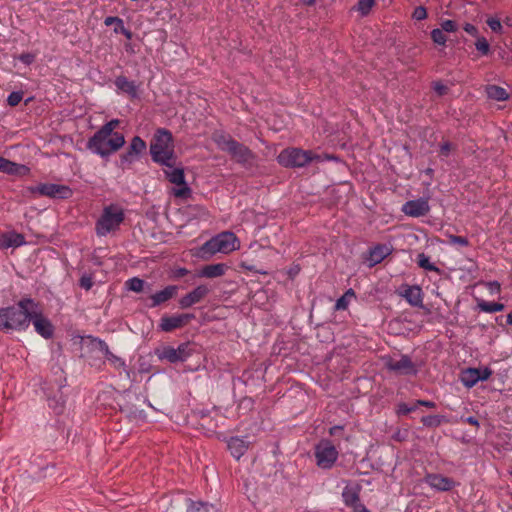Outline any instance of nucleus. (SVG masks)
Wrapping results in <instances>:
<instances>
[{"mask_svg": "<svg viewBox=\"0 0 512 512\" xmlns=\"http://www.w3.org/2000/svg\"><path fill=\"white\" fill-rule=\"evenodd\" d=\"M215 141L221 150L230 153L237 162L248 163L252 159L249 149L226 136H218Z\"/></svg>", "mask_w": 512, "mask_h": 512, "instance_id": "nucleus-8", "label": "nucleus"}, {"mask_svg": "<svg viewBox=\"0 0 512 512\" xmlns=\"http://www.w3.org/2000/svg\"><path fill=\"white\" fill-rule=\"evenodd\" d=\"M35 302L23 299L16 306L0 309V330H25L29 326L31 310Z\"/></svg>", "mask_w": 512, "mask_h": 512, "instance_id": "nucleus-1", "label": "nucleus"}, {"mask_svg": "<svg viewBox=\"0 0 512 512\" xmlns=\"http://www.w3.org/2000/svg\"><path fill=\"white\" fill-rule=\"evenodd\" d=\"M428 174H431L432 173V169H427L426 171Z\"/></svg>", "mask_w": 512, "mask_h": 512, "instance_id": "nucleus-64", "label": "nucleus"}, {"mask_svg": "<svg viewBox=\"0 0 512 512\" xmlns=\"http://www.w3.org/2000/svg\"><path fill=\"white\" fill-rule=\"evenodd\" d=\"M118 124H119L118 120H111V121L107 122L106 124H104L101 128H115V126Z\"/></svg>", "mask_w": 512, "mask_h": 512, "instance_id": "nucleus-55", "label": "nucleus"}, {"mask_svg": "<svg viewBox=\"0 0 512 512\" xmlns=\"http://www.w3.org/2000/svg\"><path fill=\"white\" fill-rule=\"evenodd\" d=\"M114 85L118 95H124L132 102L140 100L141 83L130 80L124 75H120L115 78Z\"/></svg>", "mask_w": 512, "mask_h": 512, "instance_id": "nucleus-10", "label": "nucleus"}, {"mask_svg": "<svg viewBox=\"0 0 512 512\" xmlns=\"http://www.w3.org/2000/svg\"><path fill=\"white\" fill-rule=\"evenodd\" d=\"M23 99V92L21 91H14L11 92L7 98V103L11 107L17 106Z\"/></svg>", "mask_w": 512, "mask_h": 512, "instance_id": "nucleus-37", "label": "nucleus"}, {"mask_svg": "<svg viewBox=\"0 0 512 512\" xmlns=\"http://www.w3.org/2000/svg\"><path fill=\"white\" fill-rule=\"evenodd\" d=\"M172 193L177 198H186L190 195V188L187 186L186 182H183V184L176 185Z\"/></svg>", "mask_w": 512, "mask_h": 512, "instance_id": "nucleus-34", "label": "nucleus"}, {"mask_svg": "<svg viewBox=\"0 0 512 512\" xmlns=\"http://www.w3.org/2000/svg\"><path fill=\"white\" fill-rule=\"evenodd\" d=\"M467 422L472 424V425H477L478 424L477 420L474 417H469L467 419Z\"/></svg>", "mask_w": 512, "mask_h": 512, "instance_id": "nucleus-57", "label": "nucleus"}, {"mask_svg": "<svg viewBox=\"0 0 512 512\" xmlns=\"http://www.w3.org/2000/svg\"><path fill=\"white\" fill-rule=\"evenodd\" d=\"M412 17L418 21L424 20L427 18V11L423 6H418L414 9Z\"/></svg>", "mask_w": 512, "mask_h": 512, "instance_id": "nucleus-42", "label": "nucleus"}, {"mask_svg": "<svg viewBox=\"0 0 512 512\" xmlns=\"http://www.w3.org/2000/svg\"><path fill=\"white\" fill-rule=\"evenodd\" d=\"M80 285L84 289L89 290L93 285L92 279L90 277L83 276L80 280Z\"/></svg>", "mask_w": 512, "mask_h": 512, "instance_id": "nucleus-49", "label": "nucleus"}, {"mask_svg": "<svg viewBox=\"0 0 512 512\" xmlns=\"http://www.w3.org/2000/svg\"><path fill=\"white\" fill-rule=\"evenodd\" d=\"M209 293V289L205 285H200L194 290L183 296L179 300L181 308H188L192 305L199 303Z\"/></svg>", "mask_w": 512, "mask_h": 512, "instance_id": "nucleus-17", "label": "nucleus"}, {"mask_svg": "<svg viewBox=\"0 0 512 512\" xmlns=\"http://www.w3.org/2000/svg\"><path fill=\"white\" fill-rule=\"evenodd\" d=\"M415 408H416V405L413 407H408L406 404H400L399 405V413L408 414V413L414 411Z\"/></svg>", "mask_w": 512, "mask_h": 512, "instance_id": "nucleus-53", "label": "nucleus"}, {"mask_svg": "<svg viewBox=\"0 0 512 512\" xmlns=\"http://www.w3.org/2000/svg\"><path fill=\"white\" fill-rule=\"evenodd\" d=\"M166 177L175 185L183 184L185 182L184 171L181 167L176 166V162L164 170Z\"/></svg>", "mask_w": 512, "mask_h": 512, "instance_id": "nucleus-25", "label": "nucleus"}, {"mask_svg": "<svg viewBox=\"0 0 512 512\" xmlns=\"http://www.w3.org/2000/svg\"><path fill=\"white\" fill-rule=\"evenodd\" d=\"M402 212L410 217H421L428 214L430 211V206L428 199L419 198L415 200L407 201L402 206Z\"/></svg>", "mask_w": 512, "mask_h": 512, "instance_id": "nucleus-15", "label": "nucleus"}, {"mask_svg": "<svg viewBox=\"0 0 512 512\" xmlns=\"http://www.w3.org/2000/svg\"><path fill=\"white\" fill-rule=\"evenodd\" d=\"M452 150V145L449 142H445L440 147V152L442 155L447 156Z\"/></svg>", "mask_w": 512, "mask_h": 512, "instance_id": "nucleus-52", "label": "nucleus"}, {"mask_svg": "<svg viewBox=\"0 0 512 512\" xmlns=\"http://www.w3.org/2000/svg\"><path fill=\"white\" fill-rule=\"evenodd\" d=\"M238 249H240V240L237 236L232 232L224 231L205 242L199 251L201 257L209 258L217 253L230 254Z\"/></svg>", "mask_w": 512, "mask_h": 512, "instance_id": "nucleus-3", "label": "nucleus"}, {"mask_svg": "<svg viewBox=\"0 0 512 512\" xmlns=\"http://www.w3.org/2000/svg\"><path fill=\"white\" fill-rule=\"evenodd\" d=\"M33 60H34V56L29 53L22 54L20 56V61L27 65L31 64L33 62Z\"/></svg>", "mask_w": 512, "mask_h": 512, "instance_id": "nucleus-51", "label": "nucleus"}, {"mask_svg": "<svg viewBox=\"0 0 512 512\" xmlns=\"http://www.w3.org/2000/svg\"><path fill=\"white\" fill-rule=\"evenodd\" d=\"M124 220L123 209L115 204L106 206L96 223V231L100 236H105L117 230Z\"/></svg>", "mask_w": 512, "mask_h": 512, "instance_id": "nucleus-5", "label": "nucleus"}, {"mask_svg": "<svg viewBox=\"0 0 512 512\" xmlns=\"http://www.w3.org/2000/svg\"><path fill=\"white\" fill-rule=\"evenodd\" d=\"M374 5L375 0H359L353 9L359 12L361 16H367Z\"/></svg>", "mask_w": 512, "mask_h": 512, "instance_id": "nucleus-31", "label": "nucleus"}, {"mask_svg": "<svg viewBox=\"0 0 512 512\" xmlns=\"http://www.w3.org/2000/svg\"><path fill=\"white\" fill-rule=\"evenodd\" d=\"M486 94L488 98L496 101H504L508 98L506 89L497 85H488L486 87Z\"/></svg>", "mask_w": 512, "mask_h": 512, "instance_id": "nucleus-28", "label": "nucleus"}, {"mask_svg": "<svg viewBox=\"0 0 512 512\" xmlns=\"http://www.w3.org/2000/svg\"><path fill=\"white\" fill-rule=\"evenodd\" d=\"M123 23V20L119 17H116V16H109V17H106L105 20H104V24L106 26H111L113 24H122Z\"/></svg>", "mask_w": 512, "mask_h": 512, "instance_id": "nucleus-47", "label": "nucleus"}, {"mask_svg": "<svg viewBox=\"0 0 512 512\" xmlns=\"http://www.w3.org/2000/svg\"><path fill=\"white\" fill-rule=\"evenodd\" d=\"M342 496L346 505L352 507L355 511L359 510V505L362 504L359 502L358 493L354 489L348 487L345 488Z\"/></svg>", "mask_w": 512, "mask_h": 512, "instance_id": "nucleus-27", "label": "nucleus"}, {"mask_svg": "<svg viewBox=\"0 0 512 512\" xmlns=\"http://www.w3.org/2000/svg\"><path fill=\"white\" fill-rule=\"evenodd\" d=\"M475 47L481 53V55H488L490 52V45L484 37H479L477 39Z\"/></svg>", "mask_w": 512, "mask_h": 512, "instance_id": "nucleus-36", "label": "nucleus"}, {"mask_svg": "<svg viewBox=\"0 0 512 512\" xmlns=\"http://www.w3.org/2000/svg\"><path fill=\"white\" fill-rule=\"evenodd\" d=\"M32 321L35 330L44 338H49L53 334V326L50 321L42 314V310L35 302V309L31 310L29 322Z\"/></svg>", "mask_w": 512, "mask_h": 512, "instance_id": "nucleus-12", "label": "nucleus"}, {"mask_svg": "<svg viewBox=\"0 0 512 512\" xmlns=\"http://www.w3.org/2000/svg\"><path fill=\"white\" fill-rule=\"evenodd\" d=\"M322 157L312 151L288 148L278 155V161L285 167H304L312 161H322Z\"/></svg>", "mask_w": 512, "mask_h": 512, "instance_id": "nucleus-6", "label": "nucleus"}, {"mask_svg": "<svg viewBox=\"0 0 512 512\" xmlns=\"http://www.w3.org/2000/svg\"><path fill=\"white\" fill-rule=\"evenodd\" d=\"M401 296L412 306L421 307L423 305V294L419 286H405Z\"/></svg>", "mask_w": 512, "mask_h": 512, "instance_id": "nucleus-19", "label": "nucleus"}, {"mask_svg": "<svg viewBox=\"0 0 512 512\" xmlns=\"http://www.w3.org/2000/svg\"><path fill=\"white\" fill-rule=\"evenodd\" d=\"M443 32H455L457 30V24L453 20H444L441 23V28Z\"/></svg>", "mask_w": 512, "mask_h": 512, "instance_id": "nucleus-41", "label": "nucleus"}, {"mask_svg": "<svg viewBox=\"0 0 512 512\" xmlns=\"http://www.w3.org/2000/svg\"><path fill=\"white\" fill-rule=\"evenodd\" d=\"M116 34H123L127 39H132V32L124 26V22L120 25V29H114Z\"/></svg>", "mask_w": 512, "mask_h": 512, "instance_id": "nucleus-46", "label": "nucleus"}, {"mask_svg": "<svg viewBox=\"0 0 512 512\" xmlns=\"http://www.w3.org/2000/svg\"><path fill=\"white\" fill-rule=\"evenodd\" d=\"M391 253V247L388 245H377L370 250L369 260L371 263L378 264Z\"/></svg>", "mask_w": 512, "mask_h": 512, "instance_id": "nucleus-26", "label": "nucleus"}, {"mask_svg": "<svg viewBox=\"0 0 512 512\" xmlns=\"http://www.w3.org/2000/svg\"><path fill=\"white\" fill-rule=\"evenodd\" d=\"M490 292V294H498L501 291V285L497 281L483 282L482 283Z\"/></svg>", "mask_w": 512, "mask_h": 512, "instance_id": "nucleus-40", "label": "nucleus"}, {"mask_svg": "<svg viewBox=\"0 0 512 512\" xmlns=\"http://www.w3.org/2000/svg\"><path fill=\"white\" fill-rule=\"evenodd\" d=\"M433 89L438 96H444L448 92V87L440 82H436L433 86Z\"/></svg>", "mask_w": 512, "mask_h": 512, "instance_id": "nucleus-44", "label": "nucleus"}, {"mask_svg": "<svg viewBox=\"0 0 512 512\" xmlns=\"http://www.w3.org/2000/svg\"><path fill=\"white\" fill-rule=\"evenodd\" d=\"M227 446L231 455L236 459H240L248 450L249 443L242 438L232 437L228 440Z\"/></svg>", "mask_w": 512, "mask_h": 512, "instance_id": "nucleus-21", "label": "nucleus"}, {"mask_svg": "<svg viewBox=\"0 0 512 512\" xmlns=\"http://www.w3.org/2000/svg\"><path fill=\"white\" fill-rule=\"evenodd\" d=\"M417 405H423V406L428 407V408H435V406H436L434 402H432V401H424V400H418L416 402V406Z\"/></svg>", "mask_w": 512, "mask_h": 512, "instance_id": "nucleus-54", "label": "nucleus"}, {"mask_svg": "<svg viewBox=\"0 0 512 512\" xmlns=\"http://www.w3.org/2000/svg\"><path fill=\"white\" fill-rule=\"evenodd\" d=\"M191 314H179L174 316H164L160 321V329L165 332H171L177 328L185 326L191 319Z\"/></svg>", "mask_w": 512, "mask_h": 512, "instance_id": "nucleus-16", "label": "nucleus"}, {"mask_svg": "<svg viewBox=\"0 0 512 512\" xmlns=\"http://www.w3.org/2000/svg\"><path fill=\"white\" fill-rule=\"evenodd\" d=\"M384 366L395 373L402 375L415 374L416 368L414 363L408 356L401 355L399 357H385L383 358Z\"/></svg>", "mask_w": 512, "mask_h": 512, "instance_id": "nucleus-11", "label": "nucleus"}, {"mask_svg": "<svg viewBox=\"0 0 512 512\" xmlns=\"http://www.w3.org/2000/svg\"><path fill=\"white\" fill-rule=\"evenodd\" d=\"M187 512H209L208 506L201 502H191Z\"/></svg>", "mask_w": 512, "mask_h": 512, "instance_id": "nucleus-39", "label": "nucleus"}, {"mask_svg": "<svg viewBox=\"0 0 512 512\" xmlns=\"http://www.w3.org/2000/svg\"><path fill=\"white\" fill-rule=\"evenodd\" d=\"M25 243L23 235L16 232L0 233V248L19 247Z\"/></svg>", "mask_w": 512, "mask_h": 512, "instance_id": "nucleus-20", "label": "nucleus"}, {"mask_svg": "<svg viewBox=\"0 0 512 512\" xmlns=\"http://www.w3.org/2000/svg\"><path fill=\"white\" fill-rule=\"evenodd\" d=\"M507 323L512 325V311L507 314Z\"/></svg>", "mask_w": 512, "mask_h": 512, "instance_id": "nucleus-58", "label": "nucleus"}, {"mask_svg": "<svg viewBox=\"0 0 512 512\" xmlns=\"http://www.w3.org/2000/svg\"><path fill=\"white\" fill-rule=\"evenodd\" d=\"M123 144L124 136L121 133L114 130H98L90 140L89 147L97 154L105 156L116 151Z\"/></svg>", "mask_w": 512, "mask_h": 512, "instance_id": "nucleus-4", "label": "nucleus"}, {"mask_svg": "<svg viewBox=\"0 0 512 512\" xmlns=\"http://www.w3.org/2000/svg\"><path fill=\"white\" fill-rule=\"evenodd\" d=\"M338 429H340L338 426L332 427L329 431L330 435H334Z\"/></svg>", "mask_w": 512, "mask_h": 512, "instance_id": "nucleus-59", "label": "nucleus"}, {"mask_svg": "<svg viewBox=\"0 0 512 512\" xmlns=\"http://www.w3.org/2000/svg\"><path fill=\"white\" fill-rule=\"evenodd\" d=\"M417 263L418 265L428 271H435L438 272L439 269L430 261V258L425 255L424 253H421L417 257Z\"/></svg>", "mask_w": 512, "mask_h": 512, "instance_id": "nucleus-32", "label": "nucleus"}, {"mask_svg": "<svg viewBox=\"0 0 512 512\" xmlns=\"http://www.w3.org/2000/svg\"><path fill=\"white\" fill-rule=\"evenodd\" d=\"M425 482L431 488L436 489L438 491H449L455 485V482L452 479L440 474H428L425 477Z\"/></svg>", "mask_w": 512, "mask_h": 512, "instance_id": "nucleus-18", "label": "nucleus"}, {"mask_svg": "<svg viewBox=\"0 0 512 512\" xmlns=\"http://www.w3.org/2000/svg\"><path fill=\"white\" fill-rule=\"evenodd\" d=\"M177 286H174V285H170V286H167L166 288H164L163 290L153 294L151 296V299L153 301L152 303V306H157L161 303H164L166 301H168L169 299H171L172 297H174L177 293Z\"/></svg>", "mask_w": 512, "mask_h": 512, "instance_id": "nucleus-24", "label": "nucleus"}, {"mask_svg": "<svg viewBox=\"0 0 512 512\" xmlns=\"http://www.w3.org/2000/svg\"><path fill=\"white\" fill-rule=\"evenodd\" d=\"M187 273H188V271H187L186 269H184V268H183V269H180V270L178 271V275H179V276H184V275H186Z\"/></svg>", "mask_w": 512, "mask_h": 512, "instance_id": "nucleus-60", "label": "nucleus"}, {"mask_svg": "<svg viewBox=\"0 0 512 512\" xmlns=\"http://www.w3.org/2000/svg\"><path fill=\"white\" fill-rule=\"evenodd\" d=\"M488 26L491 28L492 31L497 32L501 29V23L498 19L490 18L487 20Z\"/></svg>", "mask_w": 512, "mask_h": 512, "instance_id": "nucleus-45", "label": "nucleus"}, {"mask_svg": "<svg viewBox=\"0 0 512 512\" xmlns=\"http://www.w3.org/2000/svg\"><path fill=\"white\" fill-rule=\"evenodd\" d=\"M126 286L131 291L141 292L143 290V287H144V281L141 280L140 278L134 277V278L129 279L126 282Z\"/></svg>", "mask_w": 512, "mask_h": 512, "instance_id": "nucleus-35", "label": "nucleus"}, {"mask_svg": "<svg viewBox=\"0 0 512 512\" xmlns=\"http://www.w3.org/2000/svg\"><path fill=\"white\" fill-rule=\"evenodd\" d=\"M304 4L310 6V5H313L315 0H302Z\"/></svg>", "mask_w": 512, "mask_h": 512, "instance_id": "nucleus-61", "label": "nucleus"}, {"mask_svg": "<svg viewBox=\"0 0 512 512\" xmlns=\"http://www.w3.org/2000/svg\"><path fill=\"white\" fill-rule=\"evenodd\" d=\"M336 307L338 309H344L345 308V300H344V297L340 298L337 303H336Z\"/></svg>", "mask_w": 512, "mask_h": 512, "instance_id": "nucleus-56", "label": "nucleus"}, {"mask_svg": "<svg viewBox=\"0 0 512 512\" xmlns=\"http://www.w3.org/2000/svg\"><path fill=\"white\" fill-rule=\"evenodd\" d=\"M0 171L11 175L24 176L29 173V168L0 157Z\"/></svg>", "mask_w": 512, "mask_h": 512, "instance_id": "nucleus-22", "label": "nucleus"}, {"mask_svg": "<svg viewBox=\"0 0 512 512\" xmlns=\"http://www.w3.org/2000/svg\"><path fill=\"white\" fill-rule=\"evenodd\" d=\"M98 346H99L100 350L104 353L105 358L112 365H114L117 368L124 366V361L121 358H119L116 355H114L112 352H110L109 348H108V346L106 345L105 342L99 340L98 341Z\"/></svg>", "mask_w": 512, "mask_h": 512, "instance_id": "nucleus-29", "label": "nucleus"}, {"mask_svg": "<svg viewBox=\"0 0 512 512\" xmlns=\"http://www.w3.org/2000/svg\"><path fill=\"white\" fill-rule=\"evenodd\" d=\"M450 241L452 243L459 244V245H462V246L468 245L467 239L464 238V237H461V236H450Z\"/></svg>", "mask_w": 512, "mask_h": 512, "instance_id": "nucleus-48", "label": "nucleus"}, {"mask_svg": "<svg viewBox=\"0 0 512 512\" xmlns=\"http://www.w3.org/2000/svg\"><path fill=\"white\" fill-rule=\"evenodd\" d=\"M228 270V266L224 263L210 264L204 266L200 272V277L217 278L223 276Z\"/></svg>", "mask_w": 512, "mask_h": 512, "instance_id": "nucleus-23", "label": "nucleus"}, {"mask_svg": "<svg viewBox=\"0 0 512 512\" xmlns=\"http://www.w3.org/2000/svg\"><path fill=\"white\" fill-rule=\"evenodd\" d=\"M114 29H120V24H115V28Z\"/></svg>", "mask_w": 512, "mask_h": 512, "instance_id": "nucleus-63", "label": "nucleus"}, {"mask_svg": "<svg viewBox=\"0 0 512 512\" xmlns=\"http://www.w3.org/2000/svg\"><path fill=\"white\" fill-rule=\"evenodd\" d=\"M464 30H465V32H467L468 34H470L472 36L477 35V32H478L477 28L470 23L465 24Z\"/></svg>", "mask_w": 512, "mask_h": 512, "instance_id": "nucleus-50", "label": "nucleus"}, {"mask_svg": "<svg viewBox=\"0 0 512 512\" xmlns=\"http://www.w3.org/2000/svg\"><path fill=\"white\" fill-rule=\"evenodd\" d=\"M477 306L481 311L487 313L500 312L504 309V305L501 303L486 302L484 300H478Z\"/></svg>", "mask_w": 512, "mask_h": 512, "instance_id": "nucleus-30", "label": "nucleus"}, {"mask_svg": "<svg viewBox=\"0 0 512 512\" xmlns=\"http://www.w3.org/2000/svg\"><path fill=\"white\" fill-rule=\"evenodd\" d=\"M431 39L433 40V42L435 44L442 45V46H444L446 44V42H447L446 35L439 28L433 29L431 31Z\"/></svg>", "mask_w": 512, "mask_h": 512, "instance_id": "nucleus-33", "label": "nucleus"}, {"mask_svg": "<svg viewBox=\"0 0 512 512\" xmlns=\"http://www.w3.org/2000/svg\"><path fill=\"white\" fill-rule=\"evenodd\" d=\"M422 422L427 426H438L441 421L438 416H427L422 418Z\"/></svg>", "mask_w": 512, "mask_h": 512, "instance_id": "nucleus-43", "label": "nucleus"}, {"mask_svg": "<svg viewBox=\"0 0 512 512\" xmlns=\"http://www.w3.org/2000/svg\"><path fill=\"white\" fill-rule=\"evenodd\" d=\"M316 464L321 469H330L338 459V451L329 440H321L315 446Z\"/></svg>", "mask_w": 512, "mask_h": 512, "instance_id": "nucleus-7", "label": "nucleus"}, {"mask_svg": "<svg viewBox=\"0 0 512 512\" xmlns=\"http://www.w3.org/2000/svg\"><path fill=\"white\" fill-rule=\"evenodd\" d=\"M145 147V142L139 137H134L130 146L131 152H134L135 154H139L144 151Z\"/></svg>", "mask_w": 512, "mask_h": 512, "instance_id": "nucleus-38", "label": "nucleus"}, {"mask_svg": "<svg viewBox=\"0 0 512 512\" xmlns=\"http://www.w3.org/2000/svg\"><path fill=\"white\" fill-rule=\"evenodd\" d=\"M191 354L190 345L183 343L177 348L170 346L164 347L158 352V356L162 360H167L171 363L185 361Z\"/></svg>", "mask_w": 512, "mask_h": 512, "instance_id": "nucleus-13", "label": "nucleus"}, {"mask_svg": "<svg viewBox=\"0 0 512 512\" xmlns=\"http://www.w3.org/2000/svg\"><path fill=\"white\" fill-rule=\"evenodd\" d=\"M150 152L152 159L165 167L171 168L176 162L172 135L168 130H157L150 145Z\"/></svg>", "mask_w": 512, "mask_h": 512, "instance_id": "nucleus-2", "label": "nucleus"}, {"mask_svg": "<svg viewBox=\"0 0 512 512\" xmlns=\"http://www.w3.org/2000/svg\"><path fill=\"white\" fill-rule=\"evenodd\" d=\"M35 195L47 196L50 198L67 199L72 196V190L66 185L44 183L30 188Z\"/></svg>", "mask_w": 512, "mask_h": 512, "instance_id": "nucleus-9", "label": "nucleus"}, {"mask_svg": "<svg viewBox=\"0 0 512 512\" xmlns=\"http://www.w3.org/2000/svg\"><path fill=\"white\" fill-rule=\"evenodd\" d=\"M357 512H369V511L363 505H359V510Z\"/></svg>", "mask_w": 512, "mask_h": 512, "instance_id": "nucleus-62", "label": "nucleus"}, {"mask_svg": "<svg viewBox=\"0 0 512 512\" xmlns=\"http://www.w3.org/2000/svg\"><path fill=\"white\" fill-rule=\"evenodd\" d=\"M492 374L489 368H468L461 372L460 379L464 386L471 388L479 381L487 380Z\"/></svg>", "mask_w": 512, "mask_h": 512, "instance_id": "nucleus-14", "label": "nucleus"}]
</instances>
